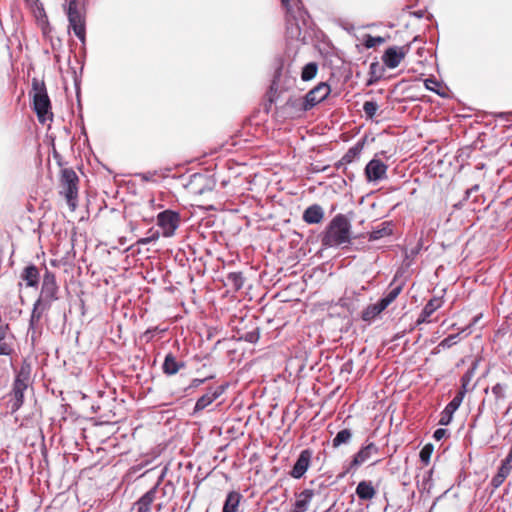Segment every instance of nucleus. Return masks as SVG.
<instances>
[{
    "label": "nucleus",
    "instance_id": "1",
    "mask_svg": "<svg viewBox=\"0 0 512 512\" xmlns=\"http://www.w3.org/2000/svg\"><path fill=\"white\" fill-rule=\"evenodd\" d=\"M31 376V365L27 361H23L19 371L13 382L12 390L9 393L7 406L10 408L11 414L17 412L24 403V392L28 388Z\"/></svg>",
    "mask_w": 512,
    "mask_h": 512
},
{
    "label": "nucleus",
    "instance_id": "2",
    "mask_svg": "<svg viewBox=\"0 0 512 512\" xmlns=\"http://www.w3.org/2000/svg\"><path fill=\"white\" fill-rule=\"evenodd\" d=\"M351 224L343 214L336 215L330 222L322 239L325 246H340L350 242Z\"/></svg>",
    "mask_w": 512,
    "mask_h": 512
},
{
    "label": "nucleus",
    "instance_id": "3",
    "mask_svg": "<svg viewBox=\"0 0 512 512\" xmlns=\"http://www.w3.org/2000/svg\"><path fill=\"white\" fill-rule=\"evenodd\" d=\"M63 8L69 21V30H72L81 43L85 44L86 12L80 3V0H69Z\"/></svg>",
    "mask_w": 512,
    "mask_h": 512
},
{
    "label": "nucleus",
    "instance_id": "4",
    "mask_svg": "<svg viewBox=\"0 0 512 512\" xmlns=\"http://www.w3.org/2000/svg\"><path fill=\"white\" fill-rule=\"evenodd\" d=\"M31 93L33 97V108L39 122L45 123L47 120H51L53 117L51 102L44 81L33 78Z\"/></svg>",
    "mask_w": 512,
    "mask_h": 512
},
{
    "label": "nucleus",
    "instance_id": "5",
    "mask_svg": "<svg viewBox=\"0 0 512 512\" xmlns=\"http://www.w3.org/2000/svg\"><path fill=\"white\" fill-rule=\"evenodd\" d=\"M59 184L61 187L60 193L64 195L70 210L75 211L79 197V177L76 172L72 168L62 169Z\"/></svg>",
    "mask_w": 512,
    "mask_h": 512
},
{
    "label": "nucleus",
    "instance_id": "6",
    "mask_svg": "<svg viewBox=\"0 0 512 512\" xmlns=\"http://www.w3.org/2000/svg\"><path fill=\"white\" fill-rule=\"evenodd\" d=\"M161 479L144 493L131 507L130 512H162L164 504L159 496L160 491L164 495V488H160Z\"/></svg>",
    "mask_w": 512,
    "mask_h": 512
},
{
    "label": "nucleus",
    "instance_id": "7",
    "mask_svg": "<svg viewBox=\"0 0 512 512\" xmlns=\"http://www.w3.org/2000/svg\"><path fill=\"white\" fill-rule=\"evenodd\" d=\"M180 224L179 213L173 210H165L157 215V225L162 229L164 237H171Z\"/></svg>",
    "mask_w": 512,
    "mask_h": 512
},
{
    "label": "nucleus",
    "instance_id": "8",
    "mask_svg": "<svg viewBox=\"0 0 512 512\" xmlns=\"http://www.w3.org/2000/svg\"><path fill=\"white\" fill-rule=\"evenodd\" d=\"M330 92L331 89L327 83H319L305 95L302 101V110L308 111L312 109L314 106L324 101L329 96Z\"/></svg>",
    "mask_w": 512,
    "mask_h": 512
},
{
    "label": "nucleus",
    "instance_id": "9",
    "mask_svg": "<svg viewBox=\"0 0 512 512\" xmlns=\"http://www.w3.org/2000/svg\"><path fill=\"white\" fill-rule=\"evenodd\" d=\"M58 289L59 287L56 282L55 274L46 270L43 276L40 297L38 299H42V302L46 303L47 306L50 307L51 303L58 298Z\"/></svg>",
    "mask_w": 512,
    "mask_h": 512
},
{
    "label": "nucleus",
    "instance_id": "10",
    "mask_svg": "<svg viewBox=\"0 0 512 512\" xmlns=\"http://www.w3.org/2000/svg\"><path fill=\"white\" fill-rule=\"evenodd\" d=\"M412 43L403 46L388 47L382 55L384 65L390 69H394L402 62L405 56L410 51Z\"/></svg>",
    "mask_w": 512,
    "mask_h": 512
},
{
    "label": "nucleus",
    "instance_id": "11",
    "mask_svg": "<svg viewBox=\"0 0 512 512\" xmlns=\"http://www.w3.org/2000/svg\"><path fill=\"white\" fill-rule=\"evenodd\" d=\"M379 448L373 442L362 446L360 450L353 456V459L342 474L344 476L351 471H355L360 465L367 462L373 455L378 454Z\"/></svg>",
    "mask_w": 512,
    "mask_h": 512
},
{
    "label": "nucleus",
    "instance_id": "12",
    "mask_svg": "<svg viewBox=\"0 0 512 512\" xmlns=\"http://www.w3.org/2000/svg\"><path fill=\"white\" fill-rule=\"evenodd\" d=\"M292 2H294V0H281L282 5L286 9V30L290 38L300 39L301 28L296 22Z\"/></svg>",
    "mask_w": 512,
    "mask_h": 512
},
{
    "label": "nucleus",
    "instance_id": "13",
    "mask_svg": "<svg viewBox=\"0 0 512 512\" xmlns=\"http://www.w3.org/2000/svg\"><path fill=\"white\" fill-rule=\"evenodd\" d=\"M313 456V451L310 449H304L301 451L298 459L290 471V476L294 479H300L304 476L308 470Z\"/></svg>",
    "mask_w": 512,
    "mask_h": 512
},
{
    "label": "nucleus",
    "instance_id": "14",
    "mask_svg": "<svg viewBox=\"0 0 512 512\" xmlns=\"http://www.w3.org/2000/svg\"><path fill=\"white\" fill-rule=\"evenodd\" d=\"M388 166L380 159H372L365 167V176L369 182L379 181L386 177Z\"/></svg>",
    "mask_w": 512,
    "mask_h": 512
},
{
    "label": "nucleus",
    "instance_id": "15",
    "mask_svg": "<svg viewBox=\"0 0 512 512\" xmlns=\"http://www.w3.org/2000/svg\"><path fill=\"white\" fill-rule=\"evenodd\" d=\"M31 11L41 28L42 33L48 34L51 31L48 16L40 0H28Z\"/></svg>",
    "mask_w": 512,
    "mask_h": 512
},
{
    "label": "nucleus",
    "instance_id": "16",
    "mask_svg": "<svg viewBox=\"0 0 512 512\" xmlns=\"http://www.w3.org/2000/svg\"><path fill=\"white\" fill-rule=\"evenodd\" d=\"M472 370H473V368L470 367L468 369V371L462 376V378H461L462 386L459 389V391L457 392V394L455 395V397L453 398V400L450 401V419L452 418L453 412L458 409V407L460 406V404L463 400V397L467 391V385L471 381Z\"/></svg>",
    "mask_w": 512,
    "mask_h": 512
},
{
    "label": "nucleus",
    "instance_id": "17",
    "mask_svg": "<svg viewBox=\"0 0 512 512\" xmlns=\"http://www.w3.org/2000/svg\"><path fill=\"white\" fill-rule=\"evenodd\" d=\"M226 389V385L218 386L213 392H208L202 395L196 402L194 413L202 411L207 406L212 404L218 397H220Z\"/></svg>",
    "mask_w": 512,
    "mask_h": 512
},
{
    "label": "nucleus",
    "instance_id": "18",
    "mask_svg": "<svg viewBox=\"0 0 512 512\" xmlns=\"http://www.w3.org/2000/svg\"><path fill=\"white\" fill-rule=\"evenodd\" d=\"M324 218V211L318 204L309 206L303 213V220L308 224H318Z\"/></svg>",
    "mask_w": 512,
    "mask_h": 512
},
{
    "label": "nucleus",
    "instance_id": "19",
    "mask_svg": "<svg viewBox=\"0 0 512 512\" xmlns=\"http://www.w3.org/2000/svg\"><path fill=\"white\" fill-rule=\"evenodd\" d=\"M364 142H357L354 146L348 149V151L343 155L341 160L336 164V168L339 169L342 166L350 164L356 158H358L363 150Z\"/></svg>",
    "mask_w": 512,
    "mask_h": 512
},
{
    "label": "nucleus",
    "instance_id": "20",
    "mask_svg": "<svg viewBox=\"0 0 512 512\" xmlns=\"http://www.w3.org/2000/svg\"><path fill=\"white\" fill-rule=\"evenodd\" d=\"M184 366V362L177 361L176 357L172 353H168L165 356L162 365V370L164 374L171 376L178 373L179 370L182 369Z\"/></svg>",
    "mask_w": 512,
    "mask_h": 512
},
{
    "label": "nucleus",
    "instance_id": "21",
    "mask_svg": "<svg viewBox=\"0 0 512 512\" xmlns=\"http://www.w3.org/2000/svg\"><path fill=\"white\" fill-rule=\"evenodd\" d=\"M313 496L314 491L312 489H304L302 492L297 494L294 509L291 512H305Z\"/></svg>",
    "mask_w": 512,
    "mask_h": 512
},
{
    "label": "nucleus",
    "instance_id": "22",
    "mask_svg": "<svg viewBox=\"0 0 512 512\" xmlns=\"http://www.w3.org/2000/svg\"><path fill=\"white\" fill-rule=\"evenodd\" d=\"M21 279L26 282L27 287H37L39 283L38 268L33 264L26 266L21 273Z\"/></svg>",
    "mask_w": 512,
    "mask_h": 512
},
{
    "label": "nucleus",
    "instance_id": "23",
    "mask_svg": "<svg viewBox=\"0 0 512 512\" xmlns=\"http://www.w3.org/2000/svg\"><path fill=\"white\" fill-rule=\"evenodd\" d=\"M356 494L361 500H371L376 495V490L370 481H361L356 487Z\"/></svg>",
    "mask_w": 512,
    "mask_h": 512
},
{
    "label": "nucleus",
    "instance_id": "24",
    "mask_svg": "<svg viewBox=\"0 0 512 512\" xmlns=\"http://www.w3.org/2000/svg\"><path fill=\"white\" fill-rule=\"evenodd\" d=\"M386 309V307L382 304V302L379 300L375 304L368 305L363 311H362V320L366 322H370L374 320L381 312H383Z\"/></svg>",
    "mask_w": 512,
    "mask_h": 512
},
{
    "label": "nucleus",
    "instance_id": "25",
    "mask_svg": "<svg viewBox=\"0 0 512 512\" xmlns=\"http://www.w3.org/2000/svg\"><path fill=\"white\" fill-rule=\"evenodd\" d=\"M442 298H432L429 300V302L425 305L422 314L420 318L418 319V322H428V317H430L438 308H440L443 304Z\"/></svg>",
    "mask_w": 512,
    "mask_h": 512
},
{
    "label": "nucleus",
    "instance_id": "26",
    "mask_svg": "<svg viewBox=\"0 0 512 512\" xmlns=\"http://www.w3.org/2000/svg\"><path fill=\"white\" fill-rule=\"evenodd\" d=\"M242 495L237 491L228 493L223 506V512H237Z\"/></svg>",
    "mask_w": 512,
    "mask_h": 512
},
{
    "label": "nucleus",
    "instance_id": "27",
    "mask_svg": "<svg viewBox=\"0 0 512 512\" xmlns=\"http://www.w3.org/2000/svg\"><path fill=\"white\" fill-rule=\"evenodd\" d=\"M50 307L46 303L42 302V299H37L33 305V310L30 318V327L33 328L41 319L43 312Z\"/></svg>",
    "mask_w": 512,
    "mask_h": 512
},
{
    "label": "nucleus",
    "instance_id": "28",
    "mask_svg": "<svg viewBox=\"0 0 512 512\" xmlns=\"http://www.w3.org/2000/svg\"><path fill=\"white\" fill-rule=\"evenodd\" d=\"M402 289H403V287L401 284L396 285V286H393V283L390 284L388 292L385 294V296L382 299H380V301L387 308L399 296Z\"/></svg>",
    "mask_w": 512,
    "mask_h": 512
},
{
    "label": "nucleus",
    "instance_id": "29",
    "mask_svg": "<svg viewBox=\"0 0 512 512\" xmlns=\"http://www.w3.org/2000/svg\"><path fill=\"white\" fill-rule=\"evenodd\" d=\"M425 87L437 93L440 96L445 97L446 96V87L443 85V83L439 82L436 78H427L424 80Z\"/></svg>",
    "mask_w": 512,
    "mask_h": 512
},
{
    "label": "nucleus",
    "instance_id": "30",
    "mask_svg": "<svg viewBox=\"0 0 512 512\" xmlns=\"http://www.w3.org/2000/svg\"><path fill=\"white\" fill-rule=\"evenodd\" d=\"M352 439V432L350 429L340 430L332 440L333 448H338L343 444H348Z\"/></svg>",
    "mask_w": 512,
    "mask_h": 512
},
{
    "label": "nucleus",
    "instance_id": "31",
    "mask_svg": "<svg viewBox=\"0 0 512 512\" xmlns=\"http://www.w3.org/2000/svg\"><path fill=\"white\" fill-rule=\"evenodd\" d=\"M318 71V65L315 62H310L306 64L301 72V79L303 81H310L312 80Z\"/></svg>",
    "mask_w": 512,
    "mask_h": 512
},
{
    "label": "nucleus",
    "instance_id": "32",
    "mask_svg": "<svg viewBox=\"0 0 512 512\" xmlns=\"http://www.w3.org/2000/svg\"><path fill=\"white\" fill-rule=\"evenodd\" d=\"M203 180H205V177L202 176V175L194 174L192 176V179H191V181L189 183V188L191 190V193L196 194V195H202L205 192V188L204 187H201L199 189H197L195 187L199 182H201Z\"/></svg>",
    "mask_w": 512,
    "mask_h": 512
},
{
    "label": "nucleus",
    "instance_id": "33",
    "mask_svg": "<svg viewBox=\"0 0 512 512\" xmlns=\"http://www.w3.org/2000/svg\"><path fill=\"white\" fill-rule=\"evenodd\" d=\"M434 451V446L431 443L426 444L420 451V460L424 465H428L430 462L431 455Z\"/></svg>",
    "mask_w": 512,
    "mask_h": 512
},
{
    "label": "nucleus",
    "instance_id": "34",
    "mask_svg": "<svg viewBox=\"0 0 512 512\" xmlns=\"http://www.w3.org/2000/svg\"><path fill=\"white\" fill-rule=\"evenodd\" d=\"M392 234V229L390 228V226L387 224L386 226H384L383 228L381 229H377V230H374L370 233V237L369 239L370 240H378L382 237H385V236H389Z\"/></svg>",
    "mask_w": 512,
    "mask_h": 512
},
{
    "label": "nucleus",
    "instance_id": "35",
    "mask_svg": "<svg viewBox=\"0 0 512 512\" xmlns=\"http://www.w3.org/2000/svg\"><path fill=\"white\" fill-rule=\"evenodd\" d=\"M378 110V104L374 101H366L363 104V111L368 118H373Z\"/></svg>",
    "mask_w": 512,
    "mask_h": 512
},
{
    "label": "nucleus",
    "instance_id": "36",
    "mask_svg": "<svg viewBox=\"0 0 512 512\" xmlns=\"http://www.w3.org/2000/svg\"><path fill=\"white\" fill-rule=\"evenodd\" d=\"M228 280L233 284L236 290L241 289L244 283V278L241 273H230Z\"/></svg>",
    "mask_w": 512,
    "mask_h": 512
},
{
    "label": "nucleus",
    "instance_id": "37",
    "mask_svg": "<svg viewBox=\"0 0 512 512\" xmlns=\"http://www.w3.org/2000/svg\"><path fill=\"white\" fill-rule=\"evenodd\" d=\"M492 393L495 396L497 402L504 400L505 398V386L500 383H497L492 387Z\"/></svg>",
    "mask_w": 512,
    "mask_h": 512
},
{
    "label": "nucleus",
    "instance_id": "38",
    "mask_svg": "<svg viewBox=\"0 0 512 512\" xmlns=\"http://www.w3.org/2000/svg\"><path fill=\"white\" fill-rule=\"evenodd\" d=\"M14 352L13 346L11 343L6 340H0V356H10Z\"/></svg>",
    "mask_w": 512,
    "mask_h": 512
},
{
    "label": "nucleus",
    "instance_id": "39",
    "mask_svg": "<svg viewBox=\"0 0 512 512\" xmlns=\"http://www.w3.org/2000/svg\"><path fill=\"white\" fill-rule=\"evenodd\" d=\"M259 337H260L259 330L254 329L252 331L245 333V335L243 336V339L247 342L255 343L259 340Z\"/></svg>",
    "mask_w": 512,
    "mask_h": 512
},
{
    "label": "nucleus",
    "instance_id": "40",
    "mask_svg": "<svg viewBox=\"0 0 512 512\" xmlns=\"http://www.w3.org/2000/svg\"><path fill=\"white\" fill-rule=\"evenodd\" d=\"M504 481H505L504 478H502L499 474H496V475H494V477L491 480V486L494 489H497L503 484Z\"/></svg>",
    "mask_w": 512,
    "mask_h": 512
},
{
    "label": "nucleus",
    "instance_id": "41",
    "mask_svg": "<svg viewBox=\"0 0 512 512\" xmlns=\"http://www.w3.org/2000/svg\"><path fill=\"white\" fill-rule=\"evenodd\" d=\"M212 378H214L213 375L207 376L203 379H198V378L193 379L190 386L196 388V387L200 386L201 384L205 383L207 380L212 379Z\"/></svg>",
    "mask_w": 512,
    "mask_h": 512
},
{
    "label": "nucleus",
    "instance_id": "42",
    "mask_svg": "<svg viewBox=\"0 0 512 512\" xmlns=\"http://www.w3.org/2000/svg\"><path fill=\"white\" fill-rule=\"evenodd\" d=\"M511 470L506 465H502L499 467L497 474H499L502 478L506 479L510 474Z\"/></svg>",
    "mask_w": 512,
    "mask_h": 512
},
{
    "label": "nucleus",
    "instance_id": "43",
    "mask_svg": "<svg viewBox=\"0 0 512 512\" xmlns=\"http://www.w3.org/2000/svg\"><path fill=\"white\" fill-rule=\"evenodd\" d=\"M446 435V429L444 428H439L437 429L434 434H433V438L437 441L441 440L444 436Z\"/></svg>",
    "mask_w": 512,
    "mask_h": 512
},
{
    "label": "nucleus",
    "instance_id": "44",
    "mask_svg": "<svg viewBox=\"0 0 512 512\" xmlns=\"http://www.w3.org/2000/svg\"><path fill=\"white\" fill-rule=\"evenodd\" d=\"M376 41H377V42H381V41H382V39H381V38H377V39H376V38H373V37H371V36H368V38H367V39H366V41H365V46H366L367 48H371V47H373V46L375 45V42H376Z\"/></svg>",
    "mask_w": 512,
    "mask_h": 512
},
{
    "label": "nucleus",
    "instance_id": "45",
    "mask_svg": "<svg viewBox=\"0 0 512 512\" xmlns=\"http://www.w3.org/2000/svg\"><path fill=\"white\" fill-rule=\"evenodd\" d=\"M441 425H448V405L444 408L442 412V417L439 421Z\"/></svg>",
    "mask_w": 512,
    "mask_h": 512
},
{
    "label": "nucleus",
    "instance_id": "46",
    "mask_svg": "<svg viewBox=\"0 0 512 512\" xmlns=\"http://www.w3.org/2000/svg\"><path fill=\"white\" fill-rule=\"evenodd\" d=\"M501 464L506 465L511 470L512 469V458H510L509 456H506V458L502 461Z\"/></svg>",
    "mask_w": 512,
    "mask_h": 512
},
{
    "label": "nucleus",
    "instance_id": "47",
    "mask_svg": "<svg viewBox=\"0 0 512 512\" xmlns=\"http://www.w3.org/2000/svg\"><path fill=\"white\" fill-rule=\"evenodd\" d=\"M150 241H151V239H150V238H142V239H139V240L137 241V243H139V244H147V243H149Z\"/></svg>",
    "mask_w": 512,
    "mask_h": 512
},
{
    "label": "nucleus",
    "instance_id": "48",
    "mask_svg": "<svg viewBox=\"0 0 512 512\" xmlns=\"http://www.w3.org/2000/svg\"><path fill=\"white\" fill-rule=\"evenodd\" d=\"M470 324H471V323L469 322V323H468V324H466L464 327H462V328H457V329H458V330H460V331H461V333H463V332H465V331H466V329L470 326Z\"/></svg>",
    "mask_w": 512,
    "mask_h": 512
},
{
    "label": "nucleus",
    "instance_id": "49",
    "mask_svg": "<svg viewBox=\"0 0 512 512\" xmlns=\"http://www.w3.org/2000/svg\"><path fill=\"white\" fill-rule=\"evenodd\" d=\"M449 339H450V342H452V340L454 339V334L450 333ZM452 344H453V343H450V346H451Z\"/></svg>",
    "mask_w": 512,
    "mask_h": 512
},
{
    "label": "nucleus",
    "instance_id": "50",
    "mask_svg": "<svg viewBox=\"0 0 512 512\" xmlns=\"http://www.w3.org/2000/svg\"><path fill=\"white\" fill-rule=\"evenodd\" d=\"M507 456H509L510 458H512V448L510 449V451H509V453H508V455H507Z\"/></svg>",
    "mask_w": 512,
    "mask_h": 512
},
{
    "label": "nucleus",
    "instance_id": "51",
    "mask_svg": "<svg viewBox=\"0 0 512 512\" xmlns=\"http://www.w3.org/2000/svg\"><path fill=\"white\" fill-rule=\"evenodd\" d=\"M480 316H481V315L475 316V317L473 318V321L479 320V317H480Z\"/></svg>",
    "mask_w": 512,
    "mask_h": 512
},
{
    "label": "nucleus",
    "instance_id": "52",
    "mask_svg": "<svg viewBox=\"0 0 512 512\" xmlns=\"http://www.w3.org/2000/svg\"><path fill=\"white\" fill-rule=\"evenodd\" d=\"M448 339H443L440 345H444Z\"/></svg>",
    "mask_w": 512,
    "mask_h": 512
},
{
    "label": "nucleus",
    "instance_id": "53",
    "mask_svg": "<svg viewBox=\"0 0 512 512\" xmlns=\"http://www.w3.org/2000/svg\"><path fill=\"white\" fill-rule=\"evenodd\" d=\"M471 366H473L474 361L470 358Z\"/></svg>",
    "mask_w": 512,
    "mask_h": 512
}]
</instances>
